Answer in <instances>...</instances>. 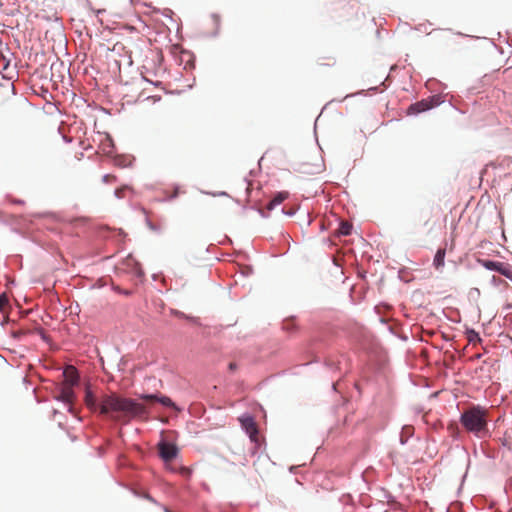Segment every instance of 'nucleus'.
I'll list each match as a JSON object with an SVG mask.
<instances>
[{"mask_svg":"<svg viewBox=\"0 0 512 512\" xmlns=\"http://www.w3.org/2000/svg\"><path fill=\"white\" fill-rule=\"evenodd\" d=\"M236 368H237L236 363L231 362V363L229 364V370H230V371H234V370H236Z\"/></svg>","mask_w":512,"mask_h":512,"instance_id":"obj_20","label":"nucleus"},{"mask_svg":"<svg viewBox=\"0 0 512 512\" xmlns=\"http://www.w3.org/2000/svg\"><path fill=\"white\" fill-rule=\"evenodd\" d=\"M180 193V188L179 187H175L174 190H173V193L169 196H167V199H174L176 198Z\"/></svg>","mask_w":512,"mask_h":512,"instance_id":"obj_18","label":"nucleus"},{"mask_svg":"<svg viewBox=\"0 0 512 512\" xmlns=\"http://www.w3.org/2000/svg\"><path fill=\"white\" fill-rule=\"evenodd\" d=\"M84 401L86 406L92 411L99 410V402H97L95 396L89 389L86 390Z\"/></svg>","mask_w":512,"mask_h":512,"instance_id":"obj_9","label":"nucleus"},{"mask_svg":"<svg viewBox=\"0 0 512 512\" xmlns=\"http://www.w3.org/2000/svg\"><path fill=\"white\" fill-rule=\"evenodd\" d=\"M241 423V427L245 430V432L249 435V438L252 442L258 444L259 443V431L256 422L251 416H244L239 418Z\"/></svg>","mask_w":512,"mask_h":512,"instance_id":"obj_4","label":"nucleus"},{"mask_svg":"<svg viewBox=\"0 0 512 512\" xmlns=\"http://www.w3.org/2000/svg\"><path fill=\"white\" fill-rule=\"evenodd\" d=\"M99 413L126 424L135 418L146 419L148 410L136 400L112 392L100 397Z\"/></svg>","mask_w":512,"mask_h":512,"instance_id":"obj_1","label":"nucleus"},{"mask_svg":"<svg viewBox=\"0 0 512 512\" xmlns=\"http://www.w3.org/2000/svg\"><path fill=\"white\" fill-rule=\"evenodd\" d=\"M159 456L165 463L171 462L178 455V448L175 444L161 441L158 444Z\"/></svg>","mask_w":512,"mask_h":512,"instance_id":"obj_5","label":"nucleus"},{"mask_svg":"<svg viewBox=\"0 0 512 512\" xmlns=\"http://www.w3.org/2000/svg\"><path fill=\"white\" fill-rule=\"evenodd\" d=\"M352 224L347 221H342L339 225L338 233L343 236H348L351 234Z\"/></svg>","mask_w":512,"mask_h":512,"instance_id":"obj_12","label":"nucleus"},{"mask_svg":"<svg viewBox=\"0 0 512 512\" xmlns=\"http://www.w3.org/2000/svg\"><path fill=\"white\" fill-rule=\"evenodd\" d=\"M116 181V176L111 174H106L103 176V182L105 183H112Z\"/></svg>","mask_w":512,"mask_h":512,"instance_id":"obj_17","label":"nucleus"},{"mask_svg":"<svg viewBox=\"0 0 512 512\" xmlns=\"http://www.w3.org/2000/svg\"><path fill=\"white\" fill-rule=\"evenodd\" d=\"M123 191H124V189H123V188H121V189H116V191H115V195H116L117 197H119V198H120V197H122V195H123Z\"/></svg>","mask_w":512,"mask_h":512,"instance_id":"obj_19","label":"nucleus"},{"mask_svg":"<svg viewBox=\"0 0 512 512\" xmlns=\"http://www.w3.org/2000/svg\"><path fill=\"white\" fill-rule=\"evenodd\" d=\"M479 263L488 270L500 272L504 262L491 261V260H479Z\"/></svg>","mask_w":512,"mask_h":512,"instance_id":"obj_11","label":"nucleus"},{"mask_svg":"<svg viewBox=\"0 0 512 512\" xmlns=\"http://www.w3.org/2000/svg\"><path fill=\"white\" fill-rule=\"evenodd\" d=\"M445 255H446L445 248H440L437 250V252L434 256V260H433V265L436 270H441L444 267Z\"/></svg>","mask_w":512,"mask_h":512,"instance_id":"obj_8","label":"nucleus"},{"mask_svg":"<svg viewBox=\"0 0 512 512\" xmlns=\"http://www.w3.org/2000/svg\"><path fill=\"white\" fill-rule=\"evenodd\" d=\"M489 411L480 405H474L463 411L460 423L463 428L477 438L489 435L488 429Z\"/></svg>","mask_w":512,"mask_h":512,"instance_id":"obj_2","label":"nucleus"},{"mask_svg":"<svg viewBox=\"0 0 512 512\" xmlns=\"http://www.w3.org/2000/svg\"><path fill=\"white\" fill-rule=\"evenodd\" d=\"M468 340L469 342H476V341H480V337L478 335V333H476L475 331L471 330L468 332Z\"/></svg>","mask_w":512,"mask_h":512,"instance_id":"obj_16","label":"nucleus"},{"mask_svg":"<svg viewBox=\"0 0 512 512\" xmlns=\"http://www.w3.org/2000/svg\"><path fill=\"white\" fill-rule=\"evenodd\" d=\"M8 306V297L6 293L0 294V312L4 311Z\"/></svg>","mask_w":512,"mask_h":512,"instance_id":"obj_14","label":"nucleus"},{"mask_svg":"<svg viewBox=\"0 0 512 512\" xmlns=\"http://www.w3.org/2000/svg\"><path fill=\"white\" fill-rule=\"evenodd\" d=\"M165 512H171L168 508H164Z\"/></svg>","mask_w":512,"mask_h":512,"instance_id":"obj_22","label":"nucleus"},{"mask_svg":"<svg viewBox=\"0 0 512 512\" xmlns=\"http://www.w3.org/2000/svg\"><path fill=\"white\" fill-rule=\"evenodd\" d=\"M141 398L146 400V401H157V402L161 403L165 407L176 408V406L173 403V401L169 397H167V396H157V395H154V394H145V395H142Z\"/></svg>","mask_w":512,"mask_h":512,"instance_id":"obj_7","label":"nucleus"},{"mask_svg":"<svg viewBox=\"0 0 512 512\" xmlns=\"http://www.w3.org/2000/svg\"><path fill=\"white\" fill-rule=\"evenodd\" d=\"M288 198V192L282 191L277 193L275 197L267 204V209L272 210L276 206L280 205L283 201Z\"/></svg>","mask_w":512,"mask_h":512,"instance_id":"obj_10","label":"nucleus"},{"mask_svg":"<svg viewBox=\"0 0 512 512\" xmlns=\"http://www.w3.org/2000/svg\"><path fill=\"white\" fill-rule=\"evenodd\" d=\"M65 375L67 376V379L63 386L61 387L58 396H56V399L62 401L65 405H67L68 411L72 415H76V412L73 407L75 393L73 391L72 386L76 384L78 381L77 371L74 367L71 366L65 371Z\"/></svg>","mask_w":512,"mask_h":512,"instance_id":"obj_3","label":"nucleus"},{"mask_svg":"<svg viewBox=\"0 0 512 512\" xmlns=\"http://www.w3.org/2000/svg\"><path fill=\"white\" fill-rule=\"evenodd\" d=\"M322 60H325V61L319 62V65H321V66H333L336 63V60L334 57H325Z\"/></svg>","mask_w":512,"mask_h":512,"instance_id":"obj_15","label":"nucleus"},{"mask_svg":"<svg viewBox=\"0 0 512 512\" xmlns=\"http://www.w3.org/2000/svg\"><path fill=\"white\" fill-rule=\"evenodd\" d=\"M499 273L512 280V267L509 264L504 263Z\"/></svg>","mask_w":512,"mask_h":512,"instance_id":"obj_13","label":"nucleus"},{"mask_svg":"<svg viewBox=\"0 0 512 512\" xmlns=\"http://www.w3.org/2000/svg\"><path fill=\"white\" fill-rule=\"evenodd\" d=\"M434 103L431 99H424L414 104H411L408 108V114H418L431 109Z\"/></svg>","mask_w":512,"mask_h":512,"instance_id":"obj_6","label":"nucleus"},{"mask_svg":"<svg viewBox=\"0 0 512 512\" xmlns=\"http://www.w3.org/2000/svg\"><path fill=\"white\" fill-rule=\"evenodd\" d=\"M13 202L16 203V204H23L24 203L22 200H14Z\"/></svg>","mask_w":512,"mask_h":512,"instance_id":"obj_21","label":"nucleus"}]
</instances>
